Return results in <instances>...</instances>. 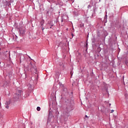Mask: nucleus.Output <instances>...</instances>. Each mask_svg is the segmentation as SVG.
I'll return each instance as SVG.
<instances>
[{
    "instance_id": "1",
    "label": "nucleus",
    "mask_w": 128,
    "mask_h": 128,
    "mask_svg": "<svg viewBox=\"0 0 128 128\" xmlns=\"http://www.w3.org/2000/svg\"><path fill=\"white\" fill-rule=\"evenodd\" d=\"M18 94H15V100H17L20 98V94H22V90H18Z\"/></svg>"
},
{
    "instance_id": "2",
    "label": "nucleus",
    "mask_w": 128,
    "mask_h": 128,
    "mask_svg": "<svg viewBox=\"0 0 128 128\" xmlns=\"http://www.w3.org/2000/svg\"><path fill=\"white\" fill-rule=\"evenodd\" d=\"M12 102V100H7L6 102L5 103L6 104V108L7 109H8L10 108L9 105H10V103Z\"/></svg>"
},
{
    "instance_id": "3",
    "label": "nucleus",
    "mask_w": 128,
    "mask_h": 128,
    "mask_svg": "<svg viewBox=\"0 0 128 128\" xmlns=\"http://www.w3.org/2000/svg\"><path fill=\"white\" fill-rule=\"evenodd\" d=\"M30 65L31 66V70L34 73H36L37 72L36 68L35 66H32L31 62L30 63Z\"/></svg>"
},
{
    "instance_id": "4",
    "label": "nucleus",
    "mask_w": 128,
    "mask_h": 128,
    "mask_svg": "<svg viewBox=\"0 0 128 128\" xmlns=\"http://www.w3.org/2000/svg\"><path fill=\"white\" fill-rule=\"evenodd\" d=\"M66 110L68 112H70L72 110V104H70L68 106H67V108H66Z\"/></svg>"
},
{
    "instance_id": "5",
    "label": "nucleus",
    "mask_w": 128,
    "mask_h": 128,
    "mask_svg": "<svg viewBox=\"0 0 128 128\" xmlns=\"http://www.w3.org/2000/svg\"><path fill=\"white\" fill-rule=\"evenodd\" d=\"M36 110L38 111H40V108L38 106V107H37Z\"/></svg>"
},
{
    "instance_id": "6",
    "label": "nucleus",
    "mask_w": 128,
    "mask_h": 128,
    "mask_svg": "<svg viewBox=\"0 0 128 128\" xmlns=\"http://www.w3.org/2000/svg\"><path fill=\"white\" fill-rule=\"evenodd\" d=\"M114 112V110H111V113Z\"/></svg>"
},
{
    "instance_id": "7",
    "label": "nucleus",
    "mask_w": 128,
    "mask_h": 128,
    "mask_svg": "<svg viewBox=\"0 0 128 128\" xmlns=\"http://www.w3.org/2000/svg\"><path fill=\"white\" fill-rule=\"evenodd\" d=\"M71 36H72V38H73V36H74V34H71Z\"/></svg>"
},
{
    "instance_id": "8",
    "label": "nucleus",
    "mask_w": 128,
    "mask_h": 128,
    "mask_svg": "<svg viewBox=\"0 0 128 128\" xmlns=\"http://www.w3.org/2000/svg\"><path fill=\"white\" fill-rule=\"evenodd\" d=\"M85 117H86V118H87V117H88V116L87 115H86V116H85Z\"/></svg>"
},
{
    "instance_id": "9",
    "label": "nucleus",
    "mask_w": 128,
    "mask_h": 128,
    "mask_svg": "<svg viewBox=\"0 0 128 128\" xmlns=\"http://www.w3.org/2000/svg\"><path fill=\"white\" fill-rule=\"evenodd\" d=\"M66 30H68V28H66Z\"/></svg>"
},
{
    "instance_id": "10",
    "label": "nucleus",
    "mask_w": 128,
    "mask_h": 128,
    "mask_svg": "<svg viewBox=\"0 0 128 128\" xmlns=\"http://www.w3.org/2000/svg\"><path fill=\"white\" fill-rule=\"evenodd\" d=\"M86 46H88V44H86Z\"/></svg>"
},
{
    "instance_id": "11",
    "label": "nucleus",
    "mask_w": 128,
    "mask_h": 128,
    "mask_svg": "<svg viewBox=\"0 0 128 128\" xmlns=\"http://www.w3.org/2000/svg\"><path fill=\"white\" fill-rule=\"evenodd\" d=\"M110 106H111V104H110Z\"/></svg>"
},
{
    "instance_id": "12",
    "label": "nucleus",
    "mask_w": 128,
    "mask_h": 128,
    "mask_svg": "<svg viewBox=\"0 0 128 128\" xmlns=\"http://www.w3.org/2000/svg\"><path fill=\"white\" fill-rule=\"evenodd\" d=\"M44 30V29H43V28H42V30Z\"/></svg>"
},
{
    "instance_id": "13",
    "label": "nucleus",
    "mask_w": 128,
    "mask_h": 128,
    "mask_svg": "<svg viewBox=\"0 0 128 128\" xmlns=\"http://www.w3.org/2000/svg\"><path fill=\"white\" fill-rule=\"evenodd\" d=\"M50 28H52V27L50 26Z\"/></svg>"
},
{
    "instance_id": "14",
    "label": "nucleus",
    "mask_w": 128,
    "mask_h": 128,
    "mask_svg": "<svg viewBox=\"0 0 128 128\" xmlns=\"http://www.w3.org/2000/svg\"><path fill=\"white\" fill-rule=\"evenodd\" d=\"M42 22H44V21H42Z\"/></svg>"
}]
</instances>
